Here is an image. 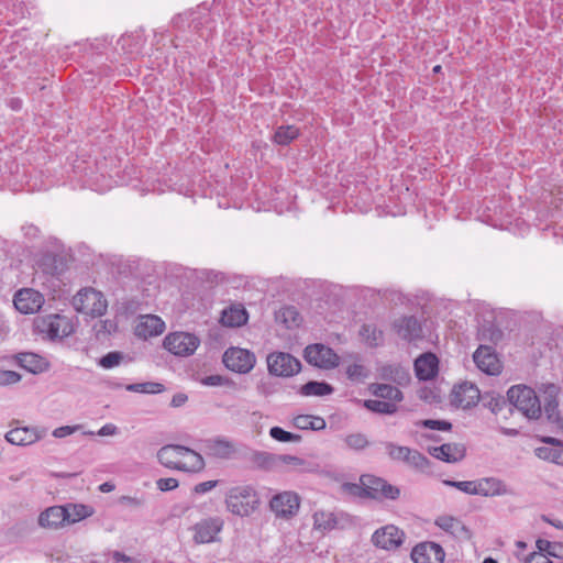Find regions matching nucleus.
Returning <instances> with one entry per match:
<instances>
[{
    "label": "nucleus",
    "mask_w": 563,
    "mask_h": 563,
    "mask_svg": "<svg viewBox=\"0 0 563 563\" xmlns=\"http://www.w3.org/2000/svg\"><path fill=\"white\" fill-rule=\"evenodd\" d=\"M269 507L277 518L288 520L298 514L300 497L295 492L285 490L272 497Z\"/></svg>",
    "instance_id": "obj_7"
},
{
    "label": "nucleus",
    "mask_w": 563,
    "mask_h": 563,
    "mask_svg": "<svg viewBox=\"0 0 563 563\" xmlns=\"http://www.w3.org/2000/svg\"><path fill=\"white\" fill-rule=\"evenodd\" d=\"M406 464L418 470H424L429 465L428 459L419 451L410 449Z\"/></svg>",
    "instance_id": "obj_48"
},
{
    "label": "nucleus",
    "mask_w": 563,
    "mask_h": 563,
    "mask_svg": "<svg viewBox=\"0 0 563 563\" xmlns=\"http://www.w3.org/2000/svg\"><path fill=\"white\" fill-rule=\"evenodd\" d=\"M16 361L22 368L33 374L43 373L48 368L47 361L35 353H20Z\"/></svg>",
    "instance_id": "obj_29"
},
{
    "label": "nucleus",
    "mask_w": 563,
    "mask_h": 563,
    "mask_svg": "<svg viewBox=\"0 0 563 563\" xmlns=\"http://www.w3.org/2000/svg\"><path fill=\"white\" fill-rule=\"evenodd\" d=\"M507 399L526 418L536 420L541 417V400L536 391L526 385H516L508 389Z\"/></svg>",
    "instance_id": "obj_1"
},
{
    "label": "nucleus",
    "mask_w": 563,
    "mask_h": 563,
    "mask_svg": "<svg viewBox=\"0 0 563 563\" xmlns=\"http://www.w3.org/2000/svg\"><path fill=\"white\" fill-rule=\"evenodd\" d=\"M360 335L369 346H377L383 341V332L374 324H363L360 329Z\"/></svg>",
    "instance_id": "obj_40"
},
{
    "label": "nucleus",
    "mask_w": 563,
    "mask_h": 563,
    "mask_svg": "<svg viewBox=\"0 0 563 563\" xmlns=\"http://www.w3.org/2000/svg\"><path fill=\"white\" fill-rule=\"evenodd\" d=\"M526 563H553L550 558L538 550V552L531 553L527 559Z\"/></svg>",
    "instance_id": "obj_58"
},
{
    "label": "nucleus",
    "mask_w": 563,
    "mask_h": 563,
    "mask_svg": "<svg viewBox=\"0 0 563 563\" xmlns=\"http://www.w3.org/2000/svg\"><path fill=\"white\" fill-rule=\"evenodd\" d=\"M444 484L448 486H451V487H455L463 493H466L470 495H475V490H476L475 481H462V482L444 481Z\"/></svg>",
    "instance_id": "obj_51"
},
{
    "label": "nucleus",
    "mask_w": 563,
    "mask_h": 563,
    "mask_svg": "<svg viewBox=\"0 0 563 563\" xmlns=\"http://www.w3.org/2000/svg\"><path fill=\"white\" fill-rule=\"evenodd\" d=\"M405 539V533L394 525H387L377 529L372 536V542L375 547L391 551L399 548Z\"/></svg>",
    "instance_id": "obj_10"
},
{
    "label": "nucleus",
    "mask_w": 563,
    "mask_h": 563,
    "mask_svg": "<svg viewBox=\"0 0 563 563\" xmlns=\"http://www.w3.org/2000/svg\"><path fill=\"white\" fill-rule=\"evenodd\" d=\"M20 379L21 375L14 371H0V386L12 385Z\"/></svg>",
    "instance_id": "obj_54"
},
{
    "label": "nucleus",
    "mask_w": 563,
    "mask_h": 563,
    "mask_svg": "<svg viewBox=\"0 0 563 563\" xmlns=\"http://www.w3.org/2000/svg\"><path fill=\"white\" fill-rule=\"evenodd\" d=\"M126 390L143 394H159L165 390V387L161 383L146 382L128 385Z\"/></svg>",
    "instance_id": "obj_43"
},
{
    "label": "nucleus",
    "mask_w": 563,
    "mask_h": 563,
    "mask_svg": "<svg viewBox=\"0 0 563 563\" xmlns=\"http://www.w3.org/2000/svg\"><path fill=\"white\" fill-rule=\"evenodd\" d=\"M475 495L485 497L504 496L511 494L508 486L499 478L484 477L475 481Z\"/></svg>",
    "instance_id": "obj_21"
},
{
    "label": "nucleus",
    "mask_w": 563,
    "mask_h": 563,
    "mask_svg": "<svg viewBox=\"0 0 563 563\" xmlns=\"http://www.w3.org/2000/svg\"><path fill=\"white\" fill-rule=\"evenodd\" d=\"M220 382H221V377L218 375L208 376L203 380V383L206 385H210V386H216V385L220 384Z\"/></svg>",
    "instance_id": "obj_64"
},
{
    "label": "nucleus",
    "mask_w": 563,
    "mask_h": 563,
    "mask_svg": "<svg viewBox=\"0 0 563 563\" xmlns=\"http://www.w3.org/2000/svg\"><path fill=\"white\" fill-rule=\"evenodd\" d=\"M479 396L477 386L471 383H463L453 388L451 401L456 407L467 409L477 405Z\"/></svg>",
    "instance_id": "obj_18"
},
{
    "label": "nucleus",
    "mask_w": 563,
    "mask_h": 563,
    "mask_svg": "<svg viewBox=\"0 0 563 563\" xmlns=\"http://www.w3.org/2000/svg\"><path fill=\"white\" fill-rule=\"evenodd\" d=\"M393 329L399 338L405 341L413 342L423 336L422 325L413 316H402L393 322Z\"/></svg>",
    "instance_id": "obj_16"
},
{
    "label": "nucleus",
    "mask_w": 563,
    "mask_h": 563,
    "mask_svg": "<svg viewBox=\"0 0 563 563\" xmlns=\"http://www.w3.org/2000/svg\"><path fill=\"white\" fill-rule=\"evenodd\" d=\"M444 558L443 548L435 542L419 543L411 552V559L415 563H443Z\"/></svg>",
    "instance_id": "obj_15"
},
{
    "label": "nucleus",
    "mask_w": 563,
    "mask_h": 563,
    "mask_svg": "<svg viewBox=\"0 0 563 563\" xmlns=\"http://www.w3.org/2000/svg\"><path fill=\"white\" fill-rule=\"evenodd\" d=\"M541 519L551 526L555 527L556 529L563 530V522L561 520H552L548 516L542 515Z\"/></svg>",
    "instance_id": "obj_63"
},
{
    "label": "nucleus",
    "mask_w": 563,
    "mask_h": 563,
    "mask_svg": "<svg viewBox=\"0 0 563 563\" xmlns=\"http://www.w3.org/2000/svg\"><path fill=\"white\" fill-rule=\"evenodd\" d=\"M119 503L131 508H140L145 504V499L139 496H122Z\"/></svg>",
    "instance_id": "obj_55"
},
{
    "label": "nucleus",
    "mask_w": 563,
    "mask_h": 563,
    "mask_svg": "<svg viewBox=\"0 0 563 563\" xmlns=\"http://www.w3.org/2000/svg\"><path fill=\"white\" fill-rule=\"evenodd\" d=\"M63 506H51L43 510L37 518V525L47 530H58L66 525L67 516Z\"/></svg>",
    "instance_id": "obj_20"
},
{
    "label": "nucleus",
    "mask_w": 563,
    "mask_h": 563,
    "mask_svg": "<svg viewBox=\"0 0 563 563\" xmlns=\"http://www.w3.org/2000/svg\"><path fill=\"white\" fill-rule=\"evenodd\" d=\"M278 454L264 451H255L251 456V462L264 471H278Z\"/></svg>",
    "instance_id": "obj_31"
},
{
    "label": "nucleus",
    "mask_w": 563,
    "mask_h": 563,
    "mask_svg": "<svg viewBox=\"0 0 563 563\" xmlns=\"http://www.w3.org/2000/svg\"><path fill=\"white\" fill-rule=\"evenodd\" d=\"M188 400V396L184 393H177L173 396L170 406L174 408H178L184 406Z\"/></svg>",
    "instance_id": "obj_60"
},
{
    "label": "nucleus",
    "mask_w": 563,
    "mask_h": 563,
    "mask_svg": "<svg viewBox=\"0 0 563 563\" xmlns=\"http://www.w3.org/2000/svg\"><path fill=\"white\" fill-rule=\"evenodd\" d=\"M225 506L233 515L246 517L258 508L260 497L251 486H236L228 492Z\"/></svg>",
    "instance_id": "obj_2"
},
{
    "label": "nucleus",
    "mask_w": 563,
    "mask_h": 563,
    "mask_svg": "<svg viewBox=\"0 0 563 563\" xmlns=\"http://www.w3.org/2000/svg\"><path fill=\"white\" fill-rule=\"evenodd\" d=\"M208 454L218 459H230L235 453V445L232 441L217 437L206 441Z\"/></svg>",
    "instance_id": "obj_27"
},
{
    "label": "nucleus",
    "mask_w": 563,
    "mask_h": 563,
    "mask_svg": "<svg viewBox=\"0 0 563 563\" xmlns=\"http://www.w3.org/2000/svg\"><path fill=\"white\" fill-rule=\"evenodd\" d=\"M74 308L89 316H102L107 311V300L100 291L93 288L79 290L73 298Z\"/></svg>",
    "instance_id": "obj_3"
},
{
    "label": "nucleus",
    "mask_w": 563,
    "mask_h": 563,
    "mask_svg": "<svg viewBox=\"0 0 563 563\" xmlns=\"http://www.w3.org/2000/svg\"><path fill=\"white\" fill-rule=\"evenodd\" d=\"M439 360L433 353H423L415 361V373L420 380H430L438 374Z\"/></svg>",
    "instance_id": "obj_22"
},
{
    "label": "nucleus",
    "mask_w": 563,
    "mask_h": 563,
    "mask_svg": "<svg viewBox=\"0 0 563 563\" xmlns=\"http://www.w3.org/2000/svg\"><path fill=\"white\" fill-rule=\"evenodd\" d=\"M199 345V338L189 332H173L164 339V347L176 356H190Z\"/></svg>",
    "instance_id": "obj_5"
},
{
    "label": "nucleus",
    "mask_w": 563,
    "mask_h": 563,
    "mask_svg": "<svg viewBox=\"0 0 563 563\" xmlns=\"http://www.w3.org/2000/svg\"><path fill=\"white\" fill-rule=\"evenodd\" d=\"M364 407L372 412L393 415L397 411V405L390 401L367 399L364 401Z\"/></svg>",
    "instance_id": "obj_41"
},
{
    "label": "nucleus",
    "mask_w": 563,
    "mask_h": 563,
    "mask_svg": "<svg viewBox=\"0 0 563 563\" xmlns=\"http://www.w3.org/2000/svg\"><path fill=\"white\" fill-rule=\"evenodd\" d=\"M277 318H283L287 328H291L298 324V312L294 307H285L279 310Z\"/></svg>",
    "instance_id": "obj_49"
},
{
    "label": "nucleus",
    "mask_w": 563,
    "mask_h": 563,
    "mask_svg": "<svg viewBox=\"0 0 563 563\" xmlns=\"http://www.w3.org/2000/svg\"><path fill=\"white\" fill-rule=\"evenodd\" d=\"M118 433V428L117 426L112 424V423H107L104 424L103 427H101V429L97 432L98 435H101V437H108V435H114Z\"/></svg>",
    "instance_id": "obj_61"
},
{
    "label": "nucleus",
    "mask_w": 563,
    "mask_h": 563,
    "mask_svg": "<svg viewBox=\"0 0 563 563\" xmlns=\"http://www.w3.org/2000/svg\"><path fill=\"white\" fill-rule=\"evenodd\" d=\"M257 391L262 396H271L276 393V384L272 379H262L256 387Z\"/></svg>",
    "instance_id": "obj_53"
},
{
    "label": "nucleus",
    "mask_w": 563,
    "mask_h": 563,
    "mask_svg": "<svg viewBox=\"0 0 563 563\" xmlns=\"http://www.w3.org/2000/svg\"><path fill=\"white\" fill-rule=\"evenodd\" d=\"M417 424H421L424 428L432 429V430H441V431H449L452 428V424L444 420H433V419H426Z\"/></svg>",
    "instance_id": "obj_52"
},
{
    "label": "nucleus",
    "mask_w": 563,
    "mask_h": 563,
    "mask_svg": "<svg viewBox=\"0 0 563 563\" xmlns=\"http://www.w3.org/2000/svg\"><path fill=\"white\" fill-rule=\"evenodd\" d=\"M46 434L45 430L32 427H16L5 433V440L13 445L26 446L40 441Z\"/></svg>",
    "instance_id": "obj_17"
},
{
    "label": "nucleus",
    "mask_w": 563,
    "mask_h": 563,
    "mask_svg": "<svg viewBox=\"0 0 563 563\" xmlns=\"http://www.w3.org/2000/svg\"><path fill=\"white\" fill-rule=\"evenodd\" d=\"M342 441L346 449L361 452L371 445L367 435L362 432H352L342 437Z\"/></svg>",
    "instance_id": "obj_36"
},
{
    "label": "nucleus",
    "mask_w": 563,
    "mask_h": 563,
    "mask_svg": "<svg viewBox=\"0 0 563 563\" xmlns=\"http://www.w3.org/2000/svg\"><path fill=\"white\" fill-rule=\"evenodd\" d=\"M303 357L309 364L322 369H332L340 364L339 355L331 347L321 343L306 346Z\"/></svg>",
    "instance_id": "obj_6"
},
{
    "label": "nucleus",
    "mask_w": 563,
    "mask_h": 563,
    "mask_svg": "<svg viewBox=\"0 0 563 563\" xmlns=\"http://www.w3.org/2000/svg\"><path fill=\"white\" fill-rule=\"evenodd\" d=\"M543 442L547 444H551L555 448L550 446H540L534 450L536 455L544 461H550L552 463H555L558 465H561L563 460V442L555 438H544Z\"/></svg>",
    "instance_id": "obj_26"
},
{
    "label": "nucleus",
    "mask_w": 563,
    "mask_h": 563,
    "mask_svg": "<svg viewBox=\"0 0 563 563\" xmlns=\"http://www.w3.org/2000/svg\"><path fill=\"white\" fill-rule=\"evenodd\" d=\"M165 330V322L155 314L141 316L137 319L134 333L140 339H148L162 334Z\"/></svg>",
    "instance_id": "obj_19"
},
{
    "label": "nucleus",
    "mask_w": 563,
    "mask_h": 563,
    "mask_svg": "<svg viewBox=\"0 0 563 563\" xmlns=\"http://www.w3.org/2000/svg\"><path fill=\"white\" fill-rule=\"evenodd\" d=\"M224 525L220 517L202 519L194 526V541L196 543H210L216 541V537L222 530Z\"/></svg>",
    "instance_id": "obj_14"
},
{
    "label": "nucleus",
    "mask_w": 563,
    "mask_h": 563,
    "mask_svg": "<svg viewBox=\"0 0 563 563\" xmlns=\"http://www.w3.org/2000/svg\"><path fill=\"white\" fill-rule=\"evenodd\" d=\"M67 516L66 525H73L93 515V508L82 504L64 505Z\"/></svg>",
    "instance_id": "obj_30"
},
{
    "label": "nucleus",
    "mask_w": 563,
    "mask_h": 563,
    "mask_svg": "<svg viewBox=\"0 0 563 563\" xmlns=\"http://www.w3.org/2000/svg\"><path fill=\"white\" fill-rule=\"evenodd\" d=\"M334 388L325 382L310 380L300 387L299 393L302 396H327L331 395Z\"/></svg>",
    "instance_id": "obj_34"
},
{
    "label": "nucleus",
    "mask_w": 563,
    "mask_h": 563,
    "mask_svg": "<svg viewBox=\"0 0 563 563\" xmlns=\"http://www.w3.org/2000/svg\"><path fill=\"white\" fill-rule=\"evenodd\" d=\"M435 525L459 539H470V529L459 519L451 516H441L435 519Z\"/></svg>",
    "instance_id": "obj_28"
},
{
    "label": "nucleus",
    "mask_w": 563,
    "mask_h": 563,
    "mask_svg": "<svg viewBox=\"0 0 563 563\" xmlns=\"http://www.w3.org/2000/svg\"><path fill=\"white\" fill-rule=\"evenodd\" d=\"M473 360L477 368L487 375H498L501 372V363L492 346L479 345Z\"/></svg>",
    "instance_id": "obj_13"
},
{
    "label": "nucleus",
    "mask_w": 563,
    "mask_h": 563,
    "mask_svg": "<svg viewBox=\"0 0 563 563\" xmlns=\"http://www.w3.org/2000/svg\"><path fill=\"white\" fill-rule=\"evenodd\" d=\"M345 373H346L347 378L355 383L364 382L369 375V371L362 364H357V363L349 365L346 367Z\"/></svg>",
    "instance_id": "obj_45"
},
{
    "label": "nucleus",
    "mask_w": 563,
    "mask_h": 563,
    "mask_svg": "<svg viewBox=\"0 0 563 563\" xmlns=\"http://www.w3.org/2000/svg\"><path fill=\"white\" fill-rule=\"evenodd\" d=\"M79 428H80V426H64V427H59V428H56L53 431V435L55 438H58V439L65 438L67 435L73 434L74 432H76Z\"/></svg>",
    "instance_id": "obj_57"
},
{
    "label": "nucleus",
    "mask_w": 563,
    "mask_h": 563,
    "mask_svg": "<svg viewBox=\"0 0 563 563\" xmlns=\"http://www.w3.org/2000/svg\"><path fill=\"white\" fill-rule=\"evenodd\" d=\"M544 404V412L551 422H558L560 418L558 396L560 388L554 384H545L541 388Z\"/></svg>",
    "instance_id": "obj_24"
},
{
    "label": "nucleus",
    "mask_w": 563,
    "mask_h": 563,
    "mask_svg": "<svg viewBox=\"0 0 563 563\" xmlns=\"http://www.w3.org/2000/svg\"><path fill=\"white\" fill-rule=\"evenodd\" d=\"M432 456L438 460L456 463L465 457L466 448L462 443H444L430 450Z\"/></svg>",
    "instance_id": "obj_23"
},
{
    "label": "nucleus",
    "mask_w": 563,
    "mask_h": 563,
    "mask_svg": "<svg viewBox=\"0 0 563 563\" xmlns=\"http://www.w3.org/2000/svg\"><path fill=\"white\" fill-rule=\"evenodd\" d=\"M536 545L539 551L547 554L549 558H563V543L561 542H551L544 539H538Z\"/></svg>",
    "instance_id": "obj_42"
},
{
    "label": "nucleus",
    "mask_w": 563,
    "mask_h": 563,
    "mask_svg": "<svg viewBox=\"0 0 563 563\" xmlns=\"http://www.w3.org/2000/svg\"><path fill=\"white\" fill-rule=\"evenodd\" d=\"M38 328L46 332L51 339H63L74 332L70 319L60 314H49L42 318Z\"/></svg>",
    "instance_id": "obj_9"
},
{
    "label": "nucleus",
    "mask_w": 563,
    "mask_h": 563,
    "mask_svg": "<svg viewBox=\"0 0 563 563\" xmlns=\"http://www.w3.org/2000/svg\"><path fill=\"white\" fill-rule=\"evenodd\" d=\"M278 471H285V470H303V471H310V468L307 467V462L298 457L296 455H289V454H278Z\"/></svg>",
    "instance_id": "obj_39"
},
{
    "label": "nucleus",
    "mask_w": 563,
    "mask_h": 563,
    "mask_svg": "<svg viewBox=\"0 0 563 563\" xmlns=\"http://www.w3.org/2000/svg\"><path fill=\"white\" fill-rule=\"evenodd\" d=\"M489 407L494 413H498L501 411L505 407H507V404L501 398H493L489 402Z\"/></svg>",
    "instance_id": "obj_62"
},
{
    "label": "nucleus",
    "mask_w": 563,
    "mask_h": 563,
    "mask_svg": "<svg viewBox=\"0 0 563 563\" xmlns=\"http://www.w3.org/2000/svg\"><path fill=\"white\" fill-rule=\"evenodd\" d=\"M247 320L246 311L243 308L230 307L224 309L221 322L227 327H240Z\"/></svg>",
    "instance_id": "obj_32"
},
{
    "label": "nucleus",
    "mask_w": 563,
    "mask_h": 563,
    "mask_svg": "<svg viewBox=\"0 0 563 563\" xmlns=\"http://www.w3.org/2000/svg\"><path fill=\"white\" fill-rule=\"evenodd\" d=\"M217 484H218L217 481L202 482V483L197 484L194 487V492L196 494H205V493L211 490L212 488H214L217 486Z\"/></svg>",
    "instance_id": "obj_59"
},
{
    "label": "nucleus",
    "mask_w": 563,
    "mask_h": 563,
    "mask_svg": "<svg viewBox=\"0 0 563 563\" xmlns=\"http://www.w3.org/2000/svg\"><path fill=\"white\" fill-rule=\"evenodd\" d=\"M314 526L319 529H332L335 526L333 514L318 511L313 515Z\"/></svg>",
    "instance_id": "obj_47"
},
{
    "label": "nucleus",
    "mask_w": 563,
    "mask_h": 563,
    "mask_svg": "<svg viewBox=\"0 0 563 563\" xmlns=\"http://www.w3.org/2000/svg\"><path fill=\"white\" fill-rule=\"evenodd\" d=\"M122 360L123 354L121 352H109L99 360V365L103 368H112L118 366Z\"/></svg>",
    "instance_id": "obj_50"
},
{
    "label": "nucleus",
    "mask_w": 563,
    "mask_h": 563,
    "mask_svg": "<svg viewBox=\"0 0 563 563\" xmlns=\"http://www.w3.org/2000/svg\"><path fill=\"white\" fill-rule=\"evenodd\" d=\"M269 435L278 442H299L301 437L284 430L280 427H273L269 430Z\"/></svg>",
    "instance_id": "obj_46"
},
{
    "label": "nucleus",
    "mask_w": 563,
    "mask_h": 563,
    "mask_svg": "<svg viewBox=\"0 0 563 563\" xmlns=\"http://www.w3.org/2000/svg\"><path fill=\"white\" fill-rule=\"evenodd\" d=\"M205 467L203 457L188 448V452L184 453L179 471L199 472Z\"/></svg>",
    "instance_id": "obj_35"
},
{
    "label": "nucleus",
    "mask_w": 563,
    "mask_h": 563,
    "mask_svg": "<svg viewBox=\"0 0 563 563\" xmlns=\"http://www.w3.org/2000/svg\"><path fill=\"white\" fill-rule=\"evenodd\" d=\"M364 490L372 498L384 497L386 499L396 500L400 496V489L387 483L385 479L376 476H366L362 479Z\"/></svg>",
    "instance_id": "obj_11"
},
{
    "label": "nucleus",
    "mask_w": 563,
    "mask_h": 563,
    "mask_svg": "<svg viewBox=\"0 0 563 563\" xmlns=\"http://www.w3.org/2000/svg\"><path fill=\"white\" fill-rule=\"evenodd\" d=\"M225 367L232 372L246 374L256 363L254 353L241 347H230L223 354Z\"/></svg>",
    "instance_id": "obj_8"
},
{
    "label": "nucleus",
    "mask_w": 563,
    "mask_h": 563,
    "mask_svg": "<svg viewBox=\"0 0 563 563\" xmlns=\"http://www.w3.org/2000/svg\"><path fill=\"white\" fill-rule=\"evenodd\" d=\"M294 423L299 429L314 431L323 430L327 426L323 418L310 415H300L296 417Z\"/></svg>",
    "instance_id": "obj_37"
},
{
    "label": "nucleus",
    "mask_w": 563,
    "mask_h": 563,
    "mask_svg": "<svg viewBox=\"0 0 563 563\" xmlns=\"http://www.w3.org/2000/svg\"><path fill=\"white\" fill-rule=\"evenodd\" d=\"M384 445H385L388 456L393 461H400V462L406 463L408 455L410 453V448L398 445L393 442H385Z\"/></svg>",
    "instance_id": "obj_44"
},
{
    "label": "nucleus",
    "mask_w": 563,
    "mask_h": 563,
    "mask_svg": "<svg viewBox=\"0 0 563 563\" xmlns=\"http://www.w3.org/2000/svg\"><path fill=\"white\" fill-rule=\"evenodd\" d=\"M371 389L376 397L388 399L394 401V404L404 399V395L400 389L388 384H373Z\"/></svg>",
    "instance_id": "obj_33"
},
{
    "label": "nucleus",
    "mask_w": 563,
    "mask_h": 563,
    "mask_svg": "<svg viewBox=\"0 0 563 563\" xmlns=\"http://www.w3.org/2000/svg\"><path fill=\"white\" fill-rule=\"evenodd\" d=\"M267 368L271 375L291 377L301 371V363L290 353L273 352L267 355Z\"/></svg>",
    "instance_id": "obj_4"
},
{
    "label": "nucleus",
    "mask_w": 563,
    "mask_h": 563,
    "mask_svg": "<svg viewBox=\"0 0 563 563\" xmlns=\"http://www.w3.org/2000/svg\"><path fill=\"white\" fill-rule=\"evenodd\" d=\"M188 448L178 444H168L161 448L157 452V459L161 464L168 468L179 470L184 453Z\"/></svg>",
    "instance_id": "obj_25"
},
{
    "label": "nucleus",
    "mask_w": 563,
    "mask_h": 563,
    "mask_svg": "<svg viewBox=\"0 0 563 563\" xmlns=\"http://www.w3.org/2000/svg\"><path fill=\"white\" fill-rule=\"evenodd\" d=\"M13 303L21 313H35L43 306L44 297L33 288H23L14 295Z\"/></svg>",
    "instance_id": "obj_12"
},
{
    "label": "nucleus",
    "mask_w": 563,
    "mask_h": 563,
    "mask_svg": "<svg viewBox=\"0 0 563 563\" xmlns=\"http://www.w3.org/2000/svg\"><path fill=\"white\" fill-rule=\"evenodd\" d=\"M156 485H157L159 490L168 492V490H173V489L178 487V481L176 478H173V477L159 478L156 482Z\"/></svg>",
    "instance_id": "obj_56"
},
{
    "label": "nucleus",
    "mask_w": 563,
    "mask_h": 563,
    "mask_svg": "<svg viewBox=\"0 0 563 563\" xmlns=\"http://www.w3.org/2000/svg\"><path fill=\"white\" fill-rule=\"evenodd\" d=\"M299 136V129L295 125H282L273 135V141L278 145H288Z\"/></svg>",
    "instance_id": "obj_38"
}]
</instances>
